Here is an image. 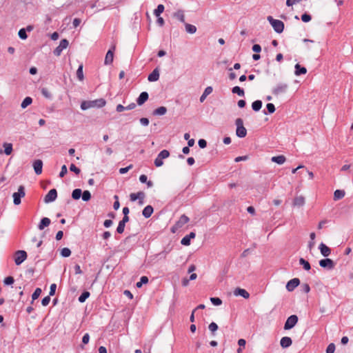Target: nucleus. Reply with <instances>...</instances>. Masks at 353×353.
Instances as JSON below:
<instances>
[{
    "label": "nucleus",
    "instance_id": "nucleus-20",
    "mask_svg": "<svg viewBox=\"0 0 353 353\" xmlns=\"http://www.w3.org/2000/svg\"><path fill=\"white\" fill-rule=\"evenodd\" d=\"M319 249L321 254L324 256H328L331 253L330 248L323 243L320 244Z\"/></svg>",
    "mask_w": 353,
    "mask_h": 353
},
{
    "label": "nucleus",
    "instance_id": "nucleus-3",
    "mask_svg": "<svg viewBox=\"0 0 353 353\" xmlns=\"http://www.w3.org/2000/svg\"><path fill=\"white\" fill-rule=\"evenodd\" d=\"M268 20L276 32L281 33L283 31L284 23L283 21L278 19H274L271 16L268 17Z\"/></svg>",
    "mask_w": 353,
    "mask_h": 353
},
{
    "label": "nucleus",
    "instance_id": "nucleus-49",
    "mask_svg": "<svg viewBox=\"0 0 353 353\" xmlns=\"http://www.w3.org/2000/svg\"><path fill=\"white\" fill-rule=\"evenodd\" d=\"M208 328L212 333H214L215 331L217 330L218 325H216V323L212 322L209 325Z\"/></svg>",
    "mask_w": 353,
    "mask_h": 353
},
{
    "label": "nucleus",
    "instance_id": "nucleus-47",
    "mask_svg": "<svg viewBox=\"0 0 353 353\" xmlns=\"http://www.w3.org/2000/svg\"><path fill=\"white\" fill-rule=\"evenodd\" d=\"M266 108L268 111V113H270V114H272V113L274 112V111H275V107L273 103H268L266 105Z\"/></svg>",
    "mask_w": 353,
    "mask_h": 353
},
{
    "label": "nucleus",
    "instance_id": "nucleus-22",
    "mask_svg": "<svg viewBox=\"0 0 353 353\" xmlns=\"http://www.w3.org/2000/svg\"><path fill=\"white\" fill-rule=\"evenodd\" d=\"M148 99V94L146 92H143L141 93L139 97H138L137 102L139 105L143 104Z\"/></svg>",
    "mask_w": 353,
    "mask_h": 353
},
{
    "label": "nucleus",
    "instance_id": "nucleus-50",
    "mask_svg": "<svg viewBox=\"0 0 353 353\" xmlns=\"http://www.w3.org/2000/svg\"><path fill=\"white\" fill-rule=\"evenodd\" d=\"M190 239L187 236H185L181 241V243L182 245H190Z\"/></svg>",
    "mask_w": 353,
    "mask_h": 353
},
{
    "label": "nucleus",
    "instance_id": "nucleus-23",
    "mask_svg": "<svg viewBox=\"0 0 353 353\" xmlns=\"http://www.w3.org/2000/svg\"><path fill=\"white\" fill-rule=\"evenodd\" d=\"M212 90L213 89L211 86L207 87L200 97V102L203 103L206 99L207 96H208L212 92Z\"/></svg>",
    "mask_w": 353,
    "mask_h": 353
},
{
    "label": "nucleus",
    "instance_id": "nucleus-55",
    "mask_svg": "<svg viewBox=\"0 0 353 353\" xmlns=\"http://www.w3.org/2000/svg\"><path fill=\"white\" fill-rule=\"evenodd\" d=\"M132 168V165H130L128 167L125 168H121L119 169L120 174H125L128 172L131 168Z\"/></svg>",
    "mask_w": 353,
    "mask_h": 353
},
{
    "label": "nucleus",
    "instance_id": "nucleus-64",
    "mask_svg": "<svg viewBox=\"0 0 353 353\" xmlns=\"http://www.w3.org/2000/svg\"><path fill=\"white\" fill-rule=\"evenodd\" d=\"M140 123L145 126H147L149 124V120L147 118H141L140 119Z\"/></svg>",
    "mask_w": 353,
    "mask_h": 353
},
{
    "label": "nucleus",
    "instance_id": "nucleus-58",
    "mask_svg": "<svg viewBox=\"0 0 353 353\" xmlns=\"http://www.w3.org/2000/svg\"><path fill=\"white\" fill-rule=\"evenodd\" d=\"M50 301V298L49 296H48L44 297L42 299L41 303L43 306H46L49 304Z\"/></svg>",
    "mask_w": 353,
    "mask_h": 353
},
{
    "label": "nucleus",
    "instance_id": "nucleus-9",
    "mask_svg": "<svg viewBox=\"0 0 353 353\" xmlns=\"http://www.w3.org/2000/svg\"><path fill=\"white\" fill-rule=\"evenodd\" d=\"M298 322V317L296 315H291L289 316L285 321V323L284 325V329L285 330H290L292 329L293 327L295 326V325Z\"/></svg>",
    "mask_w": 353,
    "mask_h": 353
},
{
    "label": "nucleus",
    "instance_id": "nucleus-5",
    "mask_svg": "<svg viewBox=\"0 0 353 353\" xmlns=\"http://www.w3.org/2000/svg\"><path fill=\"white\" fill-rule=\"evenodd\" d=\"M26 195L25 188L23 185H20L17 192H14L12 196L14 199V203L15 205H19L21 203V199L24 197Z\"/></svg>",
    "mask_w": 353,
    "mask_h": 353
},
{
    "label": "nucleus",
    "instance_id": "nucleus-14",
    "mask_svg": "<svg viewBox=\"0 0 353 353\" xmlns=\"http://www.w3.org/2000/svg\"><path fill=\"white\" fill-rule=\"evenodd\" d=\"M300 283V281L297 278H294L289 281L286 285V289L289 292L293 291Z\"/></svg>",
    "mask_w": 353,
    "mask_h": 353
},
{
    "label": "nucleus",
    "instance_id": "nucleus-32",
    "mask_svg": "<svg viewBox=\"0 0 353 353\" xmlns=\"http://www.w3.org/2000/svg\"><path fill=\"white\" fill-rule=\"evenodd\" d=\"M305 203V199L302 196H296L294 200V205L302 206Z\"/></svg>",
    "mask_w": 353,
    "mask_h": 353
},
{
    "label": "nucleus",
    "instance_id": "nucleus-8",
    "mask_svg": "<svg viewBox=\"0 0 353 353\" xmlns=\"http://www.w3.org/2000/svg\"><path fill=\"white\" fill-rule=\"evenodd\" d=\"M288 85L286 83H278L273 89L272 94L274 95H279L285 93L288 89Z\"/></svg>",
    "mask_w": 353,
    "mask_h": 353
},
{
    "label": "nucleus",
    "instance_id": "nucleus-59",
    "mask_svg": "<svg viewBox=\"0 0 353 353\" xmlns=\"http://www.w3.org/2000/svg\"><path fill=\"white\" fill-rule=\"evenodd\" d=\"M57 289V285L53 283L50 285V296H53Z\"/></svg>",
    "mask_w": 353,
    "mask_h": 353
},
{
    "label": "nucleus",
    "instance_id": "nucleus-35",
    "mask_svg": "<svg viewBox=\"0 0 353 353\" xmlns=\"http://www.w3.org/2000/svg\"><path fill=\"white\" fill-rule=\"evenodd\" d=\"M262 107V102L260 100L254 101L252 104V108L254 111H259Z\"/></svg>",
    "mask_w": 353,
    "mask_h": 353
},
{
    "label": "nucleus",
    "instance_id": "nucleus-52",
    "mask_svg": "<svg viewBox=\"0 0 353 353\" xmlns=\"http://www.w3.org/2000/svg\"><path fill=\"white\" fill-rule=\"evenodd\" d=\"M335 350V345L334 343H330L327 349H326V353H334Z\"/></svg>",
    "mask_w": 353,
    "mask_h": 353
},
{
    "label": "nucleus",
    "instance_id": "nucleus-44",
    "mask_svg": "<svg viewBox=\"0 0 353 353\" xmlns=\"http://www.w3.org/2000/svg\"><path fill=\"white\" fill-rule=\"evenodd\" d=\"M210 301L214 305H220L222 304V301L217 297H212L210 298Z\"/></svg>",
    "mask_w": 353,
    "mask_h": 353
},
{
    "label": "nucleus",
    "instance_id": "nucleus-48",
    "mask_svg": "<svg viewBox=\"0 0 353 353\" xmlns=\"http://www.w3.org/2000/svg\"><path fill=\"white\" fill-rule=\"evenodd\" d=\"M125 229V225L123 223L119 222L117 228V232L119 234H122Z\"/></svg>",
    "mask_w": 353,
    "mask_h": 353
},
{
    "label": "nucleus",
    "instance_id": "nucleus-51",
    "mask_svg": "<svg viewBox=\"0 0 353 353\" xmlns=\"http://www.w3.org/2000/svg\"><path fill=\"white\" fill-rule=\"evenodd\" d=\"M70 171L74 172L77 174H79L80 173V169L78 168L74 164H71L70 166Z\"/></svg>",
    "mask_w": 353,
    "mask_h": 353
},
{
    "label": "nucleus",
    "instance_id": "nucleus-45",
    "mask_svg": "<svg viewBox=\"0 0 353 353\" xmlns=\"http://www.w3.org/2000/svg\"><path fill=\"white\" fill-rule=\"evenodd\" d=\"M19 37L21 39H26L27 37H28V35L26 34V29L24 28H21L19 31Z\"/></svg>",
    "mask_w": 353,
    "mask_h": 353
},
{
    "label": "nucleus",
    "instance_id": "nucleus-2",
    "mask_svg": "<svg viewBox=\"0 0 353 353\" xmlns=\"http://www.w3.org/2000/svg\"><path fill=\"white\" fill-rule=\"evenodd\" d=\"M190 219L186 215H181L179 219L171 228V232L172 233L176 232L179 229L182 228L187 223H188Z\"/></svg>",
    "mask_w": 353,
    "mask_h": 353
},
{
    "label": "nucleus",
    "instance_id": "nucleus-27",
    "mask_svg": "<svg viewBox=\"0 0 353 353\" xmlns=\"http://www.w3.org/2000/svg\"><path fill=\"white\" fill-rule=\"evenodd\" d=\"M307 72V70L304 67H301L299 63L295 65V74L299 76L301 74H305Z\"/></svg>",
    "mask_w": 353,
    "mask_h": 353
},
{
    "label": "nucleus",
    "instance_id": "nucleus-30",
    "mask_svg": "<svg viewBox=\"0 0 353 353\" xmlns=\"http://www.w3.org/2000/svg\"><path fill=\"white\" fill-rule=\"evenodd\" d=\"M167 112V108L164 106H161L155 109L153 112L154 115H164Z\"/></svg>",
    "mask_w": 353,
    "mask_h": 353
},
{
    "label": "nucleus",
    "instance_id": "nucleus-18",
    "mask_svg": "<svg viewBox=\"0 0 353 353\" xmlns=\"http://www.w3.org/2000/svg\"><path fill=\"white\" fill-rule=\"evenodd\" d=\"M234 294L235 296H241L245 299H248L250 297V294L244 289L237 288L234 291Z\"/></svg>",
    "mask_w": 353,
    "mask_h": 353
},
{
    "label": "nucleus",
    "instance_id": "nucleus-39",
    "mask_svg": "<svg viewBox=\"0 0 353 353\" xmlns=\"http://www.w3.org/2000/svg\"><path fill=\"white\" fill-rule=\"evenodd\" d=\"M90 294L89 292H83L80 296L79 297V301L81 303H83L85 300L90 296Z\"/></svg>",
    "mask_w": 353,
    "mask_h": 353
},
{
    "label": "nucleus",
    "instance_id": "nucleus-6",
    "mask_svg": "<svg viewBox=\"0 0 353 353\" xmlns=\"http://www.w3.org/2000/svg\"><path fill=\"white\" fill-rule=\"evenodd\" d=\"M14 259L16 265H19L27 259V253L23 250H18L14 253Z\"/></svg>",
    "mask_w": 353,
    "mask_h": 353
},
{
    "label": "nucleus",
    "instance_id": "nucleus-7",
    "mask_svg": "<svg viewBox=\"0 0 353 353\" xmlns=\"http://www.w3.org/2000/svg\"><path fill=\"white\" fill-rule=\"evenodd\" d=\"M170 156V152L167 150H163L158 154L154 160V165L157 167H160L163 164V159L168 158Z\"/></svg>",
    "mask_w": 353,
    "mask_h": 353
},
{
    "label": "nucleus",
    "instance_id": "nucleus-26",
    "mask_svg": "<svg viewBox=\"0 0 353 353\" xmlns=\"http://www.w3.org/2000/svg\"><path fill=\"white\" fill-rule=\"evenodd\" d=\"M153 212V208L151 205H147L144 208L142 214L145 218H149Z\"/></svg>",
    "mask_w": 353,
    "mask_h": 353
},
{
    "label": "nucleus",
    "instance_id": "nucleus-21",
    "mask_svg": "<svg viewBox=\"0 0 353 353\" xmlns=\"http://www.w3.org/2000/svg\"><path fill=\"white\" fill-rule=\"evenodd\" d=\"M159 78V72L158 69H154L148 76V81H156Z\"/></svg>",
    "mask_w": 353,
    "mask_h": 353
},
{
    "label": "nucleus",
    "instance_id": "nucleus-46",
    "mask_svg": "<svg viewBox=\"0 0 353 353\" xmlns=\"http://www.w3.org/2000/svg\"><path fill=\"white\" fill-rule=\"evenodd\" d=\"M41 93L47 99H50L52 97L51 93L48 90L47 88H42Z\"/></svg>",
    "mask_w": 353,
    "mask_h": 353
},
{
    "label": "nucleus",
    "instance_id": "nucleus-4",
    "mask_svg": "<svg viewBox=\"0 0 353 353\" xmlns=\"http://www.w3.org/2000/svg\"><path fill=\"white\" fill-rule=\"evenodd\" d=\"M236 135L239 137L243 138L247 134V130L243 126V120L240 118L237 119L236 120Z\"/></svg>",
    "mask_w": 353,
    "mask_h": 353
},
{
    "label": "nucleus",
    "instance_id": "nucleus-54",
    "mask_svg": "<svg viewBox=\"0 0 353 353\" xmlns=\"http://www.w3.org/2000/svg\"><path fill=\"white\" fill-rule=\"evenodd\" d=\"M67 172H68L67 167H66V165H63L61 167V172L59 173V176L61 178L63 177L66 174Z\"/></svg>",
    "mask_w": 353,
    "mask_h": 353
},
{
    "label": "nucleus",
    "instance_id": "nucleus-61",
    "mask_svg": "<svg viewBox=\"0 0 353 353\" xmlns=\"http://www.w3.org/2000/svg\"><path fill=\"white\" fill-rule=\"evenodd\" d=\"M252 50L256 53L258 52H260L261 50V48L260 46V45L259 44H254L253 46H252Z\"/></svg>",
    "mask_w": 353,
    "mask_h": 353
},
{
    "label": "nucleus",
    "instance_id": "nucleus-37",
    "mask_svg": "<svg viewBox=\"0 0 353 353\" xmlns=\"http://www.w3.org/2000/svg\"><path fill=\"white\" fill-rule=\"evenodd\" d=\"M232 92L237 94L239 96L243 97L245 94L244 90L239 86H235L232 88Z\"/></svg>",
    "mask_w": 353,
    "mask_h": 353
},
{
    "label": "nucleus",
    "instance_id": "nucleus-10",
    "mask_svg": "<svg viewBox=\"0 0 353 353\" xmlns=\"http://www.w3.org/2000/svg\"><path fill=\"white\" fill-rule=\"evenodd\" d=\"M68 45L69 42L67 39H63L61 40L59 46H57L54 50V54L56 56H59L61 54L62 51L68 48Z\"/></svg>",
    "mask_w": 353,
    "mask_h": 353
},
{
    "label": "nucleus",
    "instance_id": "nucleus-41",
    "mask_svg": "<svg viewBox=\"0 0 353 353\" xmlns=\"http://www.w3.org/2000/svg\"><path fill=\"white\" fill-rule=\"evenodd\" d=\"M82 199L85 201H88L91 199V194L88 190H85L82 194Z\"/></svg>",
    "mask_w": 353,
    "mask_h": 353
},
{
    "label": "nucleus",
    "instance_id": "nucleus-43",
    "mask_svg": "<svg viewBox=\"0 0 353 353\" xmlns=\"http://www.w3.org/2000/svg\"><path fill=\"white\" fill-rule=\"evenodd\" d=\"M61 254L63 257H68L71 254V251L69 248H64L61 250Z\"/></svg>",
    "mask_w": 353,
    "mask_h": 353
},
{
    "label": "nucleus",
    "instance_id": "nucleus-31",
    "mask_svg": "<svg viewBox=\"0 0 353 353\" xmlns=\"http://www.w3.org/2000/svg\"><path fill=\"white\" fill-rule=\"evenodd\" d=\"M185 27L186 32L188 33L194 34L196 32V28L194 25L185 23Z\"/></svg>",
    "mask_w": 353,
    "mask_h": 353
},
{
    "label": "nucleus",
    "instance_id": "nucleus-42",
    "mask_svg": "<svg viewBox=\"0 0 353 353\" xmlns=\"http://www.w3.org/2000/svg\"><path fill=\"white\" fill-rule=\"evenodd\" d=\"M41 292H42V291H41V288H37L34 290V292H33V294H32V300H36V299H37L39 297V296L41 295Z\"/></svg>",
    "mask_w": 353,
    "mask_h": 353
},
{
    "label": "nucleus",
    "instance_id": "nucleus-24",
    "mask_svg": "<svg viewBox=\"0 0 353 353\" xmlns=\"http://www.w3.org/2000/svg\"><path fill=\"white\" fill-rule=\"evenodd\" d=\"M50 224V219L47 217H44L41 220V222L39 225V229L40 230H42L46 227H48Z\"/></svg>",
    "mask_w": 353,
    "mask_h": 353
},
{
    "label": "nucleus",
    "instance_id": "nucleus-1",
    "mask_svg": "<svg viewBox=\"0 0 353 353\" xmlns=\"http://www.w3.org/2000/svg\"><path fill=\"white\" fill-rule=\"evenodd\" d=\"M105 103L106 101L103 99H98L93 101H83L81 103V108L83 110H85L91 108H102L105 106Z\"/></svg>",
    "mask_w": 353,
    "mask_h": 353
},
{
    "label": "nucleus",
    "instance_id": "nucleus-34",
    "mask_svg": "<svg viewBox=\"0 0 353 353\" xmlns=\"http://www.w3.org/2000/svg\"><path fill=\"white\" fill-rule=\"evenodd\" d=\"M32 103V99L30 97H26L22 101L21 106L22 108H26Z\"/></svg>",
    "mask_w": 353,
    "mask_h": 353
},
{
    "label": "nucleus",
    "instance_id": "nucleus-33",
    "mask_svg": "<svg viewBox=\"0 0 353 353\" xmlns=\"http://www.w3.org/2000/svg\"><path fill=\"white\" fill-rule=\"evenodd\" d=\"M164 6L162 5V4H159L157 8L154 10V14L157 17H159L161 13L163 12L164 11Z\"/></svg>",
    "mask_w": 353,
    "mask_h": 353
},
{
    "label": "nucleus",
    "instance_id": "nucleus-16",
    "mask_svg": "<svg viewBox=\"0 0 353 353\" xmlns=\"http://www.w3.org/2000/svg\"><path fill=\"white\" fill-rule=\"evenodd\" d=\"M3 147L4 148V150L3 151L0 149V154H6V155H10L12 154L13 151L12 144L10 143H3Z\"/></svg>",
    "mask_w": 353,
    "mask_h": 353
},
{
    "label": "nucleus",
    "instance_id": "nucleus-56",
    "mask_svg": "<svg viewBox=\"0 0 353 353\" xmlns=\"http://www.w3.org/2000/svg\"><path fill=\"white\" fill-rule=\"evenodd\" d=\"M4 283L6 285H11L14 283V279L12 276H8L5 279Z\"/></svg>",
    "mask_w": 353,
    "mask_h": 353
},
{
    "label": "nucleus",
    "instance_id": "nucleus-17",
    "mask_svg": "<svg viewBox=\"0 0 353 353\" xmlns=\"http://www.w3.org/2000/svg\"><path fill=\"white\" fill-rule=\"evenodd\" d=\"M33 168L37 174H40L42 172L43 162L41 160H36L33 163Z\"/></svg>",
    "mask_w": 353,
    "mask_h": 353
},
{
    "label": "nucleus",
    "instance_id": "nucleus-15",
    "mask_svg": "<svg viewBox=\"0 0 353 353\" xmlns=\"http://www.w3.org/2000/svg\"><path fill=\"white\" fill-rule=\"evenodd\" d=\"M319 265L327 269H332L334 267V261L330 259H322L319 261Z\"/></svg>",
    "mask_w": 353,
    "mask_h": 353
},
{
    "label": "nucleus",
    "instance_id": "nucleus-63",
    "mask_svg": "<svg viewBox=\"0 0 353 353\" xmlns=\"http://www.w3.org/2000/svg\"><path fill=\"white\" fill-rule=\"evenodd\" d=\"M114 198L117 199V201L114 203L113 204V208L114 210H118L119 208V206H120V204H119V202L118 201V196L116 195L114 196Z\"/></svg>",
    "mask_w": 353,
    "mask_h": 353
},
{
    "label": "nucleus",
    "instance_id": "nucleus-25",
    "mask_svg": "<svg viewBox=\"0 0 353 353\" xmlns=\"http://www.w3.org/2000/svg\"><path fill=\"white\" fill-rule=\"evenodd\" d=\"M173 16L179 21L185 23V14L183 10H177L173 14Z\"/></svg>",
    "mask_w": 353,
    "mask_h": 353
},
{
    "label": "nucleus",
    "instance_id": "nucleus-12",
    "mask_svg": "<svg viewBox=\"0 0 353 353\" xmlns=\"http://www.w3.org/2000/svg\"><path fill=\"white\" fill-rule=\"evenodd\" d=\"M115 50V46H112L110 49L108 51L105 57L104 63L105 65H110L113 62L114 59V52Z\"/></svg>",
    "mask_w": 353,
    "mask_h": 353
},
{
    "label": "nucleus",
    "instance_id": "nucleus-13",
    "mask_svg": "<svg viewBox=\"0 0 353 353\" xmlns=\"http://www.w3.org/2000/svg\"><path fill=\"white\" fill-rule=\"evenodd\" d=\"M57 197V192L55 189L50 190L44 198L46 203H50L55 201Z\"/></svg>",
    "mask_w": 353,
    "mask_h": 353
},
{
    "label": "nucleus",
    "instance_id": "nucleus-57",
    "mask_svg": "<svg viewBox=\"0 0 353 353\" xmlns=\"http://www.w3.org/2000/svg\"><path fill=\"white\" fill-rule=\"evenodd\" d=\"M301 0H287L286 5L288 6H292L293 5L300 2Z\"/></svg>",
    "mask_w": 353,
    "mask_h": 353
},
{
    "label": "nucleus",
    "instance_id": "nucleus-40",
    "mask_svg": "<svg viewBox=\"0 0 353 353\" xmlns=\"http://www.w3.org/2000/svg\"><path fill=\"white\" fill-rule=\"evenodd\" d=\"M77 77L80 81L83 80V65H80L77 70Z\"/></svg>",
    "mask_w": 353,
    "mask_h": 353
},
{
    "label": "nucleus",
    "instance_id": "nucleus-19",
    "mask_svg": "<svg viewBox=\"0 0 353 353\" xmlns=\"http://www.w3.org/2000/svg\"><path fill=\"white\" fill-rule=\"evenodd\" d=\"M292 343V341L291 338L288 336L283 337L280 341L281 346L283 348H287L290 347Z\"/></svg>",
    "mask_w": 353,
    "mask_h": 353
},
{
    "label": "nucleus",
    "instance_id": "nucleus-11",
    "mask_svg": "<svg viewBox=\"0 0 353 353\" xmlns=\"http://www.w3.org/2000/svg\"><path fill=\"white\" fill-rule=\"evenodd\" d=\"M130 198L131 201H135L136 200L139 199V204L143 205L144 203L145 193L143 192L131 193Z\"/></svg>",
    "mask_w": 353,
    "mask_h": 353
},
{
    "label": "nucleus",
    "instance_id": "nucleus-53",
    "mask_svg": "<svg viewBox=\"0 0 353 353\" xmlns=\"http://www.w3.org/2000/svg\"><path fill=\"white\" fill-rule=\"evenodd\" d=\"M311 16L308 14H303L302 16H301V20L303 21V22H309L310 20H311Z\"/></svg>",
    "mask_w": 353,
    "mask_h": 353
},
{
    "label": "nucleus",
    "instance_id": "nucleus-38",
    "mask_svg": "<svg viewBox=\"0 0 353 353\" xmlns=\"http://www.w3.org/2000/svg\"><path fill=\"white\" fill-rule=\"evenodd\" d=\"M299 263L303 265V268L305 270H310V268H311V266H310V264L309 263L308 261H305L304 259L303 258H301L300 260H299Z\"/></svg>",
    "mask_w": 353,
    "mask_h": 353
},
{
    "label": "nucleus",
    "instance_id": "nucleus-62",
    "mask_svg": "<svg viewBox=\"0 0 353 353\" xmlns=\"http://www.w3.org/2000/svg\"><path fill=\"white\" fill-rule=\"evenodd\" d=\"M199 147H200V148H205V147H206V145H207V143H206L205 140H204V139H200V140L199 141Z\"/></svg>",
    "mask_w": 353,
    "mask_h": 353
},
{
    "label": "nucleus",
    "instance_id": "nucleus-29",
    "mask_svg": "<svg viewBox=\"0 0 353 353\" xmlns=\"http://www.w3.org/2000/svg\"><path fill=\"white\" fill-rule=\"evenodd\" d=\"M345 193L344 190H336L334 193V200L337 201L344 197Z\"/></svg>",
    "mask_w": 353,
    "mask_h": 353
},
{
    "label": "nucleus",
    "instance_id": "nucleus-36",
    "mask_svg": "<svg viewBox=\"0 0 353 353\" xmlns=\"http://www.w3.org/2000/svg\"><path fill=\"white\" fill-rule=\"evenodd\" d=\"M82 194V191L81 189H75L72 191V197L73 199L77 200L80 199Z\"/></svg>",
    "mask_w": 353,
    "mask_h": 353
},
{
    "label": "nucleus",
    "instance_id": "nucleus-28",
    "mask_svg": "<svg viewBox=\"0 0 353 353\" xmlns=\"http://www.w3.org/2000/svg\"><path fill=\"white\" fill-rule=\"evenodd\" d=\"M271 160L272 162L281 165L285 163L286 159L283 155H279L272 157Z\"/></svg>",
    "mask_w": 353,
    "mask_h": 353
},
{
    "label": "nucleus",
    "instance_id": "nucleus-60",
    "mask_svg": "<svg viewBox=\"0 0 353 353\" xmlns=\"http://www.w3.org/2000/svg\"><path fill=\"white\" fill-rule=\"evenodd\" d=\"M90 340V336L88 333L85 334L82 338V342L84 344L88 343Z\"/></svg>",
    "mask_w": 353,
    "mask_h": 353
}]
</instances>
